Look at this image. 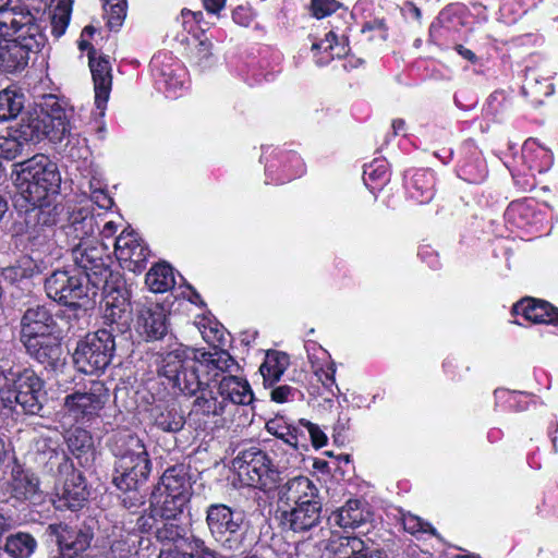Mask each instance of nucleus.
Wrapping results in <instances>:
<instances>
[{
    "mask_svg": "<svg viewBox=\"0 0 558 558\" xmlns=\"http://www.w3.org/2000/svg\"><path fill=\"white\" fill-rule=\"evenodd\" d=\"M25 97L20 90L8 87L0 90V121L15 119L24 108Z\"/></svg>",
    "mask_w": 558,
    "mask_h": 558,
    "instance_id": "obj_36",
    "label": "nucleus"
},
{
    "mask_svg": "<svg viewBox=\"0 0 558 558\" xmlns=\"http://www.w3.org/2000/svg\"><path fill=\"white\" fill-rule=\"evenodd\" d=\"M59 472L65 474L61 486L56 487V507L70 510L80 509L87 499V489L85 478L82 473L76 471L71 462L64 458V463L60 464Z\"/></svg>",
    "mask_w": 558,
    "mask_h": 558,
    "instance_id": "obj_13",
    "label": "nucleus"
},
{
    "mask_svg": "<svg viewBox=\"0 0 558 558\" xmlns=\"http://www.w3.org/2000/svg\"><path fill=\"white\" fill-rule=\"evenodd\" d=\"M60 327L49 308L44 305L28 307L20 319V342L60 331Z\"/></svg>",
    "mask_w": 558,
    "mask_h": 558,
    "instance_id": "obj_16",
    "label": "nucleus"
},
{
    "mask_svg": "<svg viewBox=\"0 0 558 558\" xmlns=\"http://www.w3.org/2000/svg\"><path fill=\"white\" fill-rule=\"evenodd\" d=\"M340 553L342 558H381L378 550L371 548L363 539L356 536L340 538Z\"/></svg>",
    "mask_w": 558,
    "mask_h": 558,
    "instance_id": "obj_40",
    "label": "nucleus"
},
{
    "mask_svg": "<svg viewBox=\"0 0 558 558\" xmlns=\"http://www.w3.org/2000/svg\"><path fill=\"white\" fill-rule=\"evenodd\" d=\"M0 31V70L14 72L23 70L31 52H38L46 44V35L35 16L29 14V21Z\"/></svg>",
    "mask_w": 558,
    "mask_h": 558,
    "instance_id": "obj_3",
    "label": "nucleus"
},
{
    "mask_svg": "<svg viewBox=\"0 0 558 558\" xmlns=\"http://www.w3.org/2000/svg\"><path fill=\"white\" fill-rule=\"evenodd\" d=\"M190 477L183 465H174L165 471L156 490L177 496H184L190 499Z\"/></svg>",
    "mask_w": 558,
    "mask_h": 558,
    "instance_id": "obj_29",
    "label": "nucleus"
},
{
    "mask_svg": "<svg viewBox=\"0 0 558 558\" xmlns=\"http://www.w3.org/2000/svg\"><path fill=\"white\" fill-rule=\"evenodd\" d=\"M181 16L183 19V26L184 28H187V24L190 23V20H193L195 23L199 24L203 19V12L201 11H191L189 9H183L181 11Z\"/></svg>",
    "mask_w": 558,
    "mask_h": 558,
    "instance_id": "obj_63",
    "label": "nucleus"
},
{
    "mask_svg": "<svg viewBox=\"0 0 558 558\" xmlns=\"http://www.w3.org/2000/svg\"><path fill=\"white\" fill-rule=\"evenodd\" d=\"M71 9L69 7L60 8L58 7L57 11L53 13L51 17V33L56 38L61 37L70 22Z\"/></svg>",
    "mask_w": 558,
    "mask_h": 558,
    "instance_id": "obj_49",
    "label": "nucleus"
},
{
    "mask_svg": "<svg viewBox=\"0 0 558 558\" xmlns=\"http://www.w3.org/2000/svg\"><path fill=\"white\" fill-rule=\"evenodd\" d=\"M10 485L13 496L20 500H35L39 493L37 476L17 463L11 470Z\"/></svg>",
    "mask_w": 558,
    "mask_h": 558,
    "instance_id": "obj_27",
    "label": "nucleus"
},
{
    "mask_svg": "<svg viewBox=\"0 0 558 558\" xmlns=\"http://www.w3.org/2000/svg\"><path fill=\"white\" fill-rule=\"evenodd\" d=\"M513 311L534 324L558 325V308L545 301L524 299L513 306Z\"/></svg>",
    "mask_w": 558,
    "mask_h": 558,
    "instance_id": "obj_25",
    "label": "nucleus"
},
{
    "mask_svg": "<svg viewBox=\"0 0 558 558\" xmlns=\"http://www.w3.org/2000/svg\"><path fill=\"white\" fill-rule=\"evenodd\" d=\"M186 535V529L180 523V519L161 518L156 529V539L162 545H177L183 541Z\"/></svg>",
    "mask_w": 558,
    "mask_h": 558,
    "instance_id": "obj_38",
    "label": "nucleus"
},
{
    "mask_svg": "<svg viewBox=\"0 0 558 558\" xmlns=\"http://www.w3.org/2000/svg\"><path fill=\"white\" fill-rule=\"evenodd\" d=\"M371 511L360 500H349L330 515V520L343 529H355L371 519Z\"/></svg>",
    "mask_w": 558,
    "mask_h": 558,
    "instance_id": "obj_26",
    "label": "nucleus"
},
{
    "mask_svg": "<svg viewBox=\"0 0 558 558\" xmlns=\"http://www.w3.org/2000/svg\"><path fill=\"white\" fill-rule=\"evenodd\" d=\"M289 365V356L282 352L267 353L264 363L259 367V372L266 383L275 384L286 372Z\"/></svg>",
    "mask_w": 558,
    "mask_h": 558,
    "instance_id": "obj_37",
    "label": "nucleus"
},
{
    "mask_svg": "<svg viewBox=\"0 0 558 558\" xmlns=\"http://www.w3.org/2000/svg\"><path fill=\"white\" fill-rule=\"evenodd\" d=\"M136 329L147 341L162 339L168 332L167 314L163 307L159 304L143 306L138 311Z\"/></svg>",
    "mask_w": 558,
    "mask_h": 558,
    "instance_id": "obj_21",
    "label": "nucleus"
},
{
    "mask_svg": "<svg viewBox=\"0 0 558 558\" xmlns=\"http://www.w3.org/2000/svg\"><path fill=\"white\" fill-rule=\"evenodd\" d=\"M217 395L223 401H227V407L230 404L247 405L254 399L248 381L233 375L222 377L218 385Z\"/></svg>",
    "mask_w": 558,
    "mask_h": 558,
    "instance_id": "obj_24",
    "label": "nucleus"
},
{
    "mask_svg": "<svg viewBox=\"0 0 558 558\" xmlns=\"http://www.w3.org/2000/svg\"><path fill=\"white\" fill-rule=\"evenodd\" d=\"M312 50H324L325 52L329 51V56L326 59L316 61L317 64L319 65L328 63L335 57L340 58L347 54L345 46L338 44V37L333 32L327 33L325 38L322 39L319 43H313Z\"/></svg>",
    "mask_w": 558,
    "mask_h": 558,
    "instance_id": "obj_44",
    "label": "nucleus"
},
{
    "mask_svg": "<svg viewBox=\"0 0 558 558\" xmlns=\"http://www.w3.org/2000/svg\"><path fill=\"white\" fill-rule=\"evenodd\" d=\"M187 501V497L170 495L158 490H155L150 498V505L154 507L155 513L159 514L160 518L167 519H180Z\"/></svg>",
    "mask_w": 558,
    "mask_h": 558,
    "instance_id": "obj_30",
    "label": "nucleus"
},
{
    "mask_svg": "<svg viewBox=\"0 0 558 558\" xmlns=\"http://www.w3.org/2000/svg\"><path fill=\"white\" fill-rule=\"evenodd\" d=\"M300 425L308 432L312 444L315 448H322L327 444V436L318 425L305 418L300 420Z\"/></svg>",
    "mask_w": 558,
    "mask_h": 558,
    "instance_id": "obj_56",
    "label": "nucleus"
},
{
    "mask_svg": "<svg viewBox=\"0 0 558 558\" xmlns=\"http://www.w3.org/2000/svg\"><path fill=\"white\" fill-rule=\"evenodd\" d=\"M362 33L363 34H369L368 40L375 41H385L388 37V28L384 22V20H373L369 22H366L362 26Z\"/></svg>",
    "mask_w": 558,
    "mask_h": 558,
    "instance_id": "obj_50",
    "label": "nucleus"
},
{
    "mask_svg": "<svg viewBox=\"0 0 558 558\" xmlns=\"http://www.w3.org/2000/svg\"><path fill=\"white\" fill-rule=\"evenodd\" d=\"M226 0H204V7L207 12L217 14L225 8Z\"/></svg>",
    "mask_w": 558,
    "mask_h": 558,
    "instance_id": "obj_64",
    "label": "nucleus"
},
{
    "mask_svg": "<svg viewBox=\"0 0 558 558\" xmlns=\"http://www.w3.org/2000/svg\"><path fill=\"white\" fill-rule=\"evenodd\" d=\"M109 396V389L104 381L93 380L83 390L65 396L63 409L75 421H89L99 415Z\"/></svg>",
    "mask_w": 558,
    "mask_h": 558,
    "instance_id": "obj_9",
    "label": "nucleus"
},
{
    "mask_svg": "<svg viewBox=\"0 0 558 558\" xmlns=\"http://www.w3.org/2000/svg\"><path fill=\"white\" fill-rule=\"evenodd\" d=\"M281 524L295 533L307 532L318 525L322 518L320 500L278 510Z\"/></svg>",
    "mask_w": 558,
    "mask_h": 558,
    "instance_id": "obj_18",
    "label": "nucleus"
},
{
    "mask_svg": "<svg viewBox=\"0 0 558 558\" xmlns=\"http://www.w3.org/2000/svg\"><path fill=\"white\" fill-rule=\"evenodd\" d=\"M24 151V142L17 134L0 135V158L15 159Z\"/></svg>",
    "mask_w": 558,
    "mask_h": 558,
    "instance_id": "obj_45",
    "label": "nucleus"
},
{
    "mask_svg": "<svg viewBox=\"0 0 558 558\" xmlns=\"http://www.w3.org/2000/svg\"><path fill=\"white\" fill-rule=\"evenodd\" d=\"M44 381L29 367L0 366V420L21 407L25 414L38 415L45 397Z\"/></svg>",
    "mask_w": 558,
    "mask_h": 558,
    "instance_id": "obj_1",
    "label": "nucleus"
},
{
    "mask_svg": "<svg viewBox=\"0 0 558 558\" xmlns=\"http://www.w3.org/2000/svg\"><path fill=\"white\" fill-rule=\"evenodd\" d=\"M97 52H89V68L94 81L95 105L99 117H104L112 86L111 64L108 57H96Z\"/></svg>",
    "mask_w": 558,
    "mask_h": 558,
    "instance_id": "obj_20",
    "label": "nucleus"
},
{
    "mask_svg": "<svg viewBox=\"0 0 558 558\" xmlns=\"http://www.w3.org/2000/svg\"><path fill=\"white\" fill-rule=\"evenodd\" d=\"M99 229L97 218L88 208L73 210L63 227L64 233L73 243L83 241H96L93 235Z\"/></svg>",
    "mask_w": 558,
    "mask_h": 558,
    "instance_id": "obj_22",
    "label": "nucleus"
},
{
    "mask_svg": "<svg viewBox=\"0 0 558 558\" xmlns=\"http://www.w3.org/2000/svg\"><path fill=\"white\" fill-rule=\"evenodd\" d=\"M29 278V274L26 268L21 265L9 266L3 268L0 271V280L14 286L16 283H22L24 280Z\"/></svg>",
    "mask_w": 558,
    "mask_h": 558,
    "instance_id": "obj_51",
    "label": "nucleus"
},
{
    "mask_svg": "<svg viewBox=\"0 0 558 558\" xmlns=\"http://www.w3.org/2000/svg\"><path fill=\"white\" fill-rule=\"evenodd\" d=\"M277 487L278 510L319 500V490L307 476H295Z\"/></svg>",
    "mask_w": 558,
    "mask_h": 558,
    "instance_id": "obj_19",
    "label": "nucleus"
},
{
    "mask_svg": "<svg viewBox=\"0 0 558 558\" xmlns=\"http://www.w3.org/2000/svg\"><path fill=\"white\" fill-rule=\"evenodd\" d=\"M114 350L113 330L99 329L77 342L73 361L81 373L97 374L110 364Z\"/></svg>",
    "mask_w": 558,
    "mask_h": 558,
    "instance_id": "obj_7",
    "label": "nucleus"
},
{
    "mask_svg": "<svg viewBox=\"0 0 558 558\" xmlns=\"http://www.w3.org/2000/svg\"><path fill=\"white\" fill-rule=\"evenodd\" d=\"M524 158L530 162L531 169L539 173L548 171L554 162L550 150L539 145L535 140L529 138L523 145Z\"/></svg>",
    "mask_w": 558,
    "mask_h": 558,
    "instance_id": "obj_33",
    "label": "nucleus"
},
{
    "mask_svg": "<svg viewBox=\"0 0 558 558\" xmlns=\"http://www.w3.org/2000/svg\"><path fill=\"white\" fill-rule=\"evenodd\" d=\"M198 329L207 343L215 347L225 343V330L219 324H215L214 326L202 325Z\"/></svg>",
    "mask_w": 558,
    "mask_h": 558,
    "instance_id": "obj_54",
    "label": "nucleus"
},
{
    "mask_svg": "<svg viewBox=\"0 0 558 558\" xmlns=\"http://www.w3.org/2000/svg\"><path fill=\"white\" fill-rule=\"evenodd\" d=\"M114 254L122 268L141 274L146 268L149 252L135 232L124 230L114 240Z\"/></svg>",
    "mask_w": 558,
    "mask_h": 558,
    "instance_id": "obj_14",
    "label": "nucleus"
},
{
    "mask_svg": "<svg viewBox=\"0 0 558 558\" xmlns=\"http://www.w3.org/2000/svg\"><path fill=\"white\" fill-rule=\"evenodd\" d=\"M208 387H204L197 393H199L193 402V412L205 415V416H220L228 411L227 401H223L217 392L207 390Z\"/></svg>",
    "mask_w": 558,
    "mask_h": 558,
    "instance_id": "obj_32",
    "label": "nucleus"
},
{
    "mask_svg": "<svg viewBox=\"0 0 558 558\" xmlns=\"http://www.w3.org/2000/svg\"><path fill=\"white\" fill-rule=\"evenodd\" d=\"M140 536L135 533L125 532L120 534L106 553V558H133L138 553Z\"/></svg>",
    "mask_w": 558,
    "mask_h": 558,
    "instance_id": "obj_39",
    "label": "nucleus"
},
{
    "mask_svg": "<svg viewBox=\"0 0 558 558\" xmlns=\"http://www.w3.org/2000/svg\"><path fill=\"white\" fill-rule=\"evenodd\" d=\"M402 524L404 530L413 535L418 533L436 534L435 529L428 522L411 513L403 514Z\"/></svg>",
    "mask_w": 558,
    "mask_h": 558,
    "instance_id": "obj_48",
    "label": "nucleus"
},
{
    "mask_svg": "<svg viewBox=\"0 0 558 558\" xmlns=\"http://www.w3.org/2000/svg\"><path fill=\"white\" fill-rule=\"evenodd\" d=\"M41 110V118L50 128V141L53 143L61 142L71 132L73 108L54 95H47L44 97Z\"/></svg>",
    "mask_w": 558,
    "mask_h": 558,
    "instance_id": "obj_17",
    "label": "nucleus"
},
{
    "mask_svg": "<svg viewBox=\"0 0 558 558\" xmlns=\"http://www.w3.org/2000/svg\"><path fill=\"white\" fill-rule=\"evenodd\" d=\"M37 548V541L29 533L17 532L7 537L4 551L11 558H29Z\"/></svg>",
    "mask_w": 558,
    "mask_h": 558,
    "instance_id": "obj_35",
    "label": "nucleus"
},
{
    "mask_svg": "<svg viewBox=\"0 0 558 558\" xmlns=\"http://www.w3.org/2000/svg\"><path fill=\"white\" fill-rule=\"evenodd\" d=\"M232 20L241 26H248L253 20L250 9L239 5L232 12Z\"/></svg>",
    "mask_w": 558,
    "mask_h": 558,
    "instance_id": "obj_60",
    "label": "nucleus"
},
{
    "mask_svg": "<svg viewBox=\"0 0 558 558\" xmlns=\"http://www.w3.org/2000/svg\"><path fill=\"white\" fill-rule=\"evenodd\" d=\"M364 180L372 181H387L388 180V171L387 165L385 161H374L371 165L366 166L364 169Z\"/></svg>",
    "mask_w": 558,
    "mask_h": 558,
    "instance_id": "obj_55",
    "label": "nucleus"
},
{
    "mask_svg": "<svg viewBox=\"0 0 558 558\" xmlns=\"http://www.w3.org/2000/svg\"><path fill=\"white\" fill-rule=\"evenodd\" d=\"M161 518L155 513L154 507L150 506L149 513L142 514L136 520V529L142 533H149L156 535V529L159 525Z\"/></svg>",
    "mask_w": 558,
    "mask_h": 558,
    "instance_id": "obj_53",
    "label": "nucleus"
},
{
    "mask_svg": "<svg viewBox=\"0 0 558 558\" xmlns=\"http://www.w3.org/2000/svg\"><path fill=\"white\" fill-rule=\"evenodd\" d=\"M87 278L66 269L54 270L45 281L48 298L63 305H75L87 298Z\"/></svg>",
    "mask_w": 558,
    "mask_h": 558,
    "instance_id": "obj_11",
    "label": "nucleus"
},
{
    "mask_svg": "<svg viewBox=\"0 0 558 558\" xmlns=\"http://www.w3.org/2000/svg\"><path fill=\"white\" fill-rule=\"evenodd\" d=\"M14 184L33 206H43L49 194H57L61 175L57 165L46 155L38 154L13 165Z\"/></svg>",
    "mask_w": 558,
    "mask_h": 558,
    "instance_id": "obj_2",
    "label": "nucleus"
},
{
    "mask_svg": "<svg viewBox=\"0 0 558 558\" xmlns=\"http://www.w3.org/2000/svg\"><path fill=\"white\" fill-rule=\"evenodd\" d=\"M159 374L185 396H196L204 387H208L193 350L182 343H174L161 353Z\"/></svg>",
    "mask_w": 558,
    "mask_h": 558,
    "instance_id": "obj_5",
    "label": "nucleus"
},
{
    "mask_svg": "<svg viewBox=\"0 0 558 558\" xmlns=\"http://www.w3.org/2000/svg\"><path fill=\"white\" fill-rule=\"evenodd\" d=\"M61 332L23 342L26 353L46 369H58L64 364L65 353L61 343Z\"/></svg>",
    "mask_w": 558,
    "mask_h": 558,
    "instance_id": "obj_15",
    "label": "nucleus"
},
{
    "mask_svg": "<svg viewBox=\"0 0 558 558\" xmlns=\"http://www.w3.org/2000/svg\"><path fill=\"white\" fill-rule=\"evenodd\" d=\"M240 481L250 487L269 492L278 486L280 472L262 449L250 447L241 450L232 461Z\"/></svg>",
    "mask_w": 558,
    "mask_h": 558,
    "instance_id": "obj_6",
    "label": "nucleus"
},
{
    "mask_svg": "<svg viewBox=\"0 0 558 558\" xmlns=\"http://www.w3.org/2000/svg\"><path fill=\"white\" fill-rule=\"evenodd\" d=\"M196 57L201 64L206 65L208 59L211 57V44L206 40H202L196 46Z\"/></svg>",
    "mask_w": 558,
    "mask_h": 558,
    "instance_id": "obj_61",
    "label": "nucleus"
},
{
    "mask_svg": "<svg viewBox=\"0 0 558 558\" xmlns=\"http://www.w3.org/2000/svg\"><path fill=\"white\" fill-rule=\"evenodd\" d=\"M11 0H0V31L8 32V27L17 25L19 23H25L29 21L28 10L21 8H9Z\"/></svg>",
    "mask_w": 558,
    "mask_h": 558,
    "instance_id": "obj_43",
    "label": "nucleus"
},
{
    "mask_svg": "<svg viewBox=\"0 0 558 558\" xmlns=\"http://www.w3.org/2000/svg\"><path fill=\"white\" fill-rule=\"evenodd\" d=\"M92 201L102 209H109L113 205V199L101 189H95L90 193Z\"/></svg>",
    "mask_w": 558,
    "mask_h": 558,
    "instance_id": "obj_59",
    "label": "nucleus"
},
{
    "mask_svg": "<svg viewBox=\"0 0 558 558\" xmlns=\"http://www.w3.org/2000/svg\"><path fill=\"white\" fill-rule=\"evenodd\" d=\"M72 259L84 272V277L95 287L107 280L110 274L108 266V246L96 241L72 243Z\"/></svg>",
    "mask_w": 558,
    "mask_h": 558,
    "instance_id": "obj_10",
    "label": "nucleus"
},
{
    "mask_svg": "<svg viewBox=\"0 0 558 558\" xmlns=\"http://www.w3.org/2000/svg\"><path fill=\"white\" fill-rule=\"evenodd\" d=\"M145 283L155 293H163L170 290L175 284L171 266L167 263L155 265L146 274Z\"/></svg>",
    "mask_w": 558,
    "mask_h": 558,
    "instance_id": "obj_34",
    "label": "nucleus"
},
{
    "mask_svg": "<svg viewBox=\"0 0 558 558\" xmlns=\"http://www.w3.org/2000/svg\"><path fill=\"white\" fill-rule=\"evenodd\" d=\"M189 558H223L219 553L209 548L202 538L193 537L190 543Z\"/></svg>",
    "mask_w": 558,
    "mask_h": 558,
    "instance_id": "obj_52",
    "label": "nucleus"
},
{
    "mask_svg": "<svg viewBox=\"0 0 558 558\" xmlns=\"http://www.w3.org/2000/svg\"><path fill=\"white\" fill-rule=\"evenodd\" d=\"M104 16L112 31H118L126 16V0H101Z\"/></svg>",
    "mask_w": 558,
    "mask_h": 558,
    "instance_id": "obj_42",
    "label": "nucleus"
},
{
    "mask_svg": "<svg viewBox=\"0 0 558 558\" xmlns=\"http://www.w3.org/2000/svg\"><path fill=\"white\" fill-rule=\"evenodd\" d=\"M66 308L62 312V319H66L69 326L68 331L75 332L77 330L84 329V324L86 320V310L78 305V302L75 305H65Z\"/></svg>",
    "mask_w": 558,
    "mask_h": 558,
    "instance_id": "obj_46",
    "label": "nucleus"
},
{
    "mask_svg": "<svg viewBox=\"0 0 558 558\" xmlns=\"http://www.w3.org/2000/svg\"><path fill=\"white\" fill-rule=\"evenodd\" d=\"M522 92L527 95L532 94L534 96H548L551 94V85L543 84L538 78L536 72L534 70H527L525 74V80L522 86Z\"/></svg>",
    "mask_w": 558,
    "mask_h": 558,
    "instance_id": "obj_47",
    "label": "nucleus"
},
{
    "mask_svg": "<svg viewBox=\"0 0 558 558\" xmlns=\"http://www.w3.org/2000/svg\"><path fill=\"white\" fill-rule=\"evenodd\" d=\"M242 515L223 504H214L207 508L206 523L214 539L222 548L238 551L243 545L240 533Z\"/></svg>",
    "mask_w": 558,
    "mask_h": 558,
    "instance_id": "obj_8",
    "label": "nucleus"
},
{
    "mask_svg": "<svg viewBox=\"0 0 558 558\" xmlns=\"http://www.w3.org/2000/svg\"><path fill=\"white\" fill-rule=\"evenodd\" d=\"M193 355L197 359L198 366L208 384L215 380L220 373L230 372L238 366L235 360L226 350L214 349L209 352L193 350Z\"/></svg>",
    "mask_w": 558,
    "mask_h": 558,
    "instance_id": "obj_23",
    "label": "nucleus"
},
{
    "mask_svg": "<svg viewBox=\"0 0 558 558\" xmlns=\"http://www.w3.org/2000/svg\"><path fill=\"white\" fill-rule=\"evenodd\" d=\"M292 393V388L289 386H279L271 391V400L278 403L288 401L289 396Z\"/></svg>",
    "mask_w": 558,
    "mask_h": 558,
    "instance_id": "obj_62",
    "label": "nucleus"
},
{
    "mask_svg": "<svg viewBox=\"0 0 558 558\" xmlns=\"http://www.w3.org/2000/svg\"><path fill=\"white\" fill-rule=\"evenodd\" d=\"M266 428L270 434L277 436V438L282 440L286 445L293 449L298 448V436L295 435L294 430L292 432L289 428H286V432L279 430L275 421L268 422L266 424Z\"/></svg>",
    "mask_w": 558,
    "mask_h": 558,
    "instance_id": "obj_57",
    "label": "nucleus"
},
{
    "mask_svg": "<svg viewBox=\"0 0 558 558\" xmlns=\"http://www.w3.org/2000/svg\"><path fill=\"white\" fill-rule=\"evenodd\" d=\"M65 441L69 450L80 459L93 450L94 442L90 433L84 428L75 427L66 433Z\"/></svg>",
    "mask_w": 558,
    "mask_h": 558,
    "instance_id": "obj_41",
    "label": "nucleus"
},
{
    "mask_svg": "<svg viewBox=\"0 0 558 558\" xmlns=\"http://www.w3.org/2000/svg\"><path fill=\"white\" fill-rule=\"evenodd\" d=\"M47 535L56 542L62 558H73L86 550L94 537L88 526H71L65 523L49 524Z\"/></svg>",
    "mask_w": 558,
    "mask_h": 558,
    "instance_id": "obj_12",
    "label": "nucleus"
},
{
    "mask_svg": "<svg viewBox=\"0 0 558 558\" xmlns=\"http://www.w3.org/2000/svg\"><path fill=\"white\" fill-rule=\"evenodd\" d=\"M15 133L24 142V148L29 143H37L44 138L50 140V128L41 116L28 117L27 120H23Z\"/></svg>",
    "mask_w": 558,
    "mask_h": 558,
    "instance_id": "obj_31",
    "label": "nucleus"
},
{
    "mask_svg": "<svg viewBox=\"0 0 558 558\" xmlns=\"http://www.w3.org/2000/svg\"><path fill=\"white\" fill-rule=\"evenodd\" d=\"M339 3L336 0H312L313 15L323 19L338 9Z\"/></svg>",
    "mask_w": 558,
    "mask_h": 558,
    "instance_id": "obj_58",
    "label": "nucleus"
},
{
    "mask_svg": "<svg viewBox=\"0 0 558 558\" xmlns=\"http://www.w3.org/2000/svg\"><path fill=\"white\" fill-rule=\"evenodd\" d=\"M113 483L120 490H136L148 478L151 462L142 439L126 434L116 440Z\"/></svg>",
    "mask_w": 558,
    "mask_h": 558,
    "instance_id": "obj_4",
    "label": "nucleus"
},
{
    "mask_svg": "<svg viewBox=\"0 0 558 558\" xmlns=\"http://www.w3.org/2000/svg\"><path fill=\"white\" fill-rule=\"evenodd\" d=\"M149 420L158 429L166 433H178L185 424L183 414L174 407L156 403L149 409Z\"/></svg>",
    "mask_w": 558,
    "mask_h": 558,
    "instance_id": "obj_28",
    "label": "nucleus"
}]
</instances>
